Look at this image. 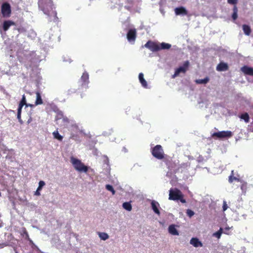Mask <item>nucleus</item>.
Wrapping results in <instances>:
<instances>
[{
	"label": "nucleus",
	"instance_id": "nucleus-1",
	"mask_svg": "<svg viewBox=\"0 0 253 253\" xmlns=\"http://www.w3.org/2000/svg\"><path fill=\"white\" fill-rule=\"evenodd\" d=\"M170 200H180L182 203H185L186 200L183 199V195L181 191L177 188L170 189L169 191V198Z\"/></svg>",
	"mask_w": 253,
	"mask_h": 253
},
{
	"label": "nucleus",
	"instance_id": "nucleus-2",
	"mask_svg": "<svg viewBox=\"0 0 253 253\" xmlns=\"http://www.w3.org/2000/svg\"><path fill=\"white\" fill-rule=\"evenodd\" d=\"M71 162L76 170L84 173L87 172L88 167L85 166L81 160L72 157L71 158Z\"/></svg>",
	"mask_w": 253,
	"mask_h": 253
},
{
	"label": "nucleus",
	"instance_id": "nucleus-3",
	"mask_svg": "<svg viewBox=\"0 0 253 253\" xmlns=\"http://www.w3.org/2000/svg\"><path fill=\"white\" fill-rule=\"evenodd\" d=\"M153 156L158 160H162L165 158V154L161 145H157L151 150Z\"/></svg>",
	"mask_w": 253,
	"mask_h": 253
},
{
	"label": "nucleus",
	"instance_id": "nucleus-4",
	"mask_svg": "<svg viewBox=\"0 0 253 253\" xmlns=\"http://www.w3.org/2000/svg\"><path fill=\"white\" fill-rule=\"evenodd\" d=\"M189 66V61L188 60L184 61L182 66H180L175 69L174 74L172 75V78L174 79L176 78L178 76L180 73L185 74L188 70Z\"/></svg>",
	"mask_w": 253,
	"mask_h": 253
},
{
	"label": "nucleus",
	"instance_id": "nucleus-5",
	"mask_svg": "<svg viewBox=\"0 0 253 253\" xmlns=\"http://www.w3.org/2000/svg\"><path fill=\"white\" fill-rule=\"evenodd\" d=\"M1 12L3 17L8 18L11 14V9L9 3L5 2L2 4Z\"/></svg>",
	"mask_w": 253,
	"mask_h": 253
},
{
	"label": "nucleus",
	"instance_id": "nucleus-6",
	"mask_svg": "<svg viewBox=\"0 0 253 253\" xmlns=\"http://www.w3.org/2000/svg\"><path fill=\"white\" fill-rule=\"evenodd\" d=\"M232 136V133L230 131H221L217 132H214L211 136L213 138L217 137L218 138H229Z\"/></svg>",
	"mask_w": 253,
	"mask_h": 253
},
{
	"label": "nucleus",
	"instance_id": "nucleus-7",
	"mask_svg": "<svg viewBox=\"0 0 253 253\" xmlns=\"http://www.w3.org/2000/svg\"><path fill=\"white\" fill-rule=\"evenodd\" d=\"M144 46L153 52L158 51L160 50L159 44L151 41H148L144 45Z\"/></svg>",
	"mask_w": 253,
	"mask_h": 253
},
{
	"label": "nucleus",
	"instance_id": "nucleus-8",
	"mask_svg": "<svg viewBox=\"0 0 253 253\" xmlns=\"http://www.w3.org/2000/svg\"><path fill=\"white\" fill-rule=\"evenodd\" d=\"M136 30L135 29H131L128 30L126 38L128 42H134L136 38Z\"/></svg>",
	"mask_w": 253,
	"mask_h": 253
},
{
	"label": "nucleus",
	"instance_id": "nucleus-9",
	"mask_svg": "<svg viewBox=\"0 0 253 253\" xmlns=\"http://www.w3.org/2000/svg\"><path fill=\"white\" fill-rule=\"evenodd\" d=\"M164 161L166 165L167 166L169 170L174 169L176 167V164L173 162L172 159L169 157H165L164 159Z\"/></svg>",
	"mask_w": 253,
	"mask_h": 253
},
{
	"label": "nucleus",
	"instance_id": "nucleus-10",
	"mask_svg": "<svg viewBox=\"0 0 253 253\" xmlns=\"http://www.w3.org/2000/svg\"><path fill=\"white\" fill-rule=\"evenodd\" d=\"M229 69L228 65L227 63L224 62H220L216 66V69L219 72L225 71Z\"/></svg>",
	"mask_w": 253,
	"mask_h": 253
},
{
	"label": "nucleus",
	"instance_id": "nucleus-11",
	"mask_svg": "<svg viewBox=\"0 0 253 253\" xmlns=\"http://www.w3.org/2000/svg\"><path fill=\"white\" fill-rule=\"evenodd\" d=\"M245 75L253 76V68L250 67L248 66H244L241 69Z\"/></svg>",
	"mask_w": 253,
	"mask_h": 253
},
{
	"label": "nucleus",
	"instance_id": "nucleus-12",
	"mask_svg": "<svg viewBox=\"0 0 253 253\" xmlns=\"http://www.w3.org/2000/svg\"><path fill=\"white\" fill-rule=\"evenodd\" d=\"M15 25L14 22L11 20H6L3 23L2 28L4 31H7L11 26Z\"/></svg>",
	"mask_w": 253,
	"mask_h": 253
},
{
	"label": "nucleus",
	"instance_id": "nucleus-13",
	"mask_svg": "<svg viewBox=\"0 0 253 253\" xmlns=\"http://www.w3.org/2000/svg\"><path fill=\"white\" fill-rule=\"evenodd\" d=\"M174 11H175V14L177 15H185L187 14V11L183 6L175 8L174 9Z\"/></svg>",
	"mask_w": 253,
	"mask_h": 253
},
{
	"label": "nucleus",
	"instance_id": "nucleus-14",
	"mask_svg": "<svg viewBox=\"0 0 253 253\" xmlns=\"http://www.w3.org/2000/svg\"><path fill=\"white\" fill-rule=\"evenodd\" d=\"M159 206H160V205L157 202H156L155 201H152V202H151L152 209L153 210V211H154V212L159 215L160 214V212L158 209V207H159Z\"/></svg>",
	"mask_w": 253,
	"mask_h": 253
},
{
	"label": "nucleus",
	"instance_id": "nucleus-15",
	"mask_svg": "<svg viewBox=\"0 0 253 253\" xmlns=\"http://www.w3.org/2000/svg\"><path fill=\"white\" fill-rule=\"evenodd\" d=\"M190 243L195 247H202L203 244L197 238H192Z\"/></svg>",
	"mask_w": 253,
	"mask_h": 253
},
{
	"label": "nucleus",
	"instance_id": "nucleus-16",
	"mask_svg": "<svg viewBox=\"0 0 253 253\" xmlns=\"http://www.w3.org/2000/svg\"><path fill=\"white\" fill-rule=\"evenodd\" d=\"M169 232L172 235H178L179 233L174 224L170 225L168 228Z\"/></svg>",
	"mask_w": 253,
	"mask_h": 253
},
{
	"label": "nucleus",
	"instance_id": "nucleus-17",
	"mask_svg": "<svg viewBox=\"0 0 253 253\" xmlns=\"http://www.w3.org/2000/svg\"><path fill=\"white\" fill-rule=\"evenodd\" d=\"M45 182L43 181H40L39 183V186L36 190V191L35 192V195L36 196H40L41 193L40 191L42 189V187L45 185Z\"/></svg>",
	"mask_w": 253,
	"mask_h": 253
},
{
	"label": "nucleus",
	"instance_id": "nucleus-18",
	"mask_svg": "<svg viewBox=\"0 0 253 253\" xmlns=\"http://www.w3.org/2000/svg\"><path fill=\"white\" fill-rule=\"evenodd\" d=\"M25 105L26 107H28V104L26 103V99L25 95H23L22 97V99L20 101L18 105V109L22 110L23 107Z\"/></svg>",
	"mask_w": 253,
	"mask_h": 253
},
{
	"label": "nucleus",
	"instance_id": "nucleus-19",
	"mask_svg": "<svg viewBox=\"0 0 253 253\" xmlns=\"http://www.w3.org/2000/svg\"><path fill=\"white\" fill-rule=\"evenodd\" d=\"M139 80L141 84L144 87H147V82L145 81V80L144 78V75L142 73H140L139 74L138 76Z\"/></svg>",
	"mask_w": 253,
	"mask_h": 253
},
{
	"label": "nucleus",
	"instance_id": "nucleus-20",
	"mask_svg": "<svg viewBox=\"0 0 253 253\" xmlns=\"http://www.w3.org/2000/svg\"><path fill=\"white\" fill-rule=\"evenodd\" d=\"M43 103L42 100L41 94L39 92H36V100L35 102V105H41Z\"/></svg>",
	"mask_w": 253,
	"mask_h": 253
},
{
	"label": "nucleus",
	"instance_id": "nucleus-21",
	"mask_svg": "<svg viewBox=\"0 0 253 253\" xmlns=\"http://www.w3.org/2000/svg\"><path fill=\"white\" fill-rule=\"evenodd\" d=\"M52 135L54 139H56L60 141H62L63 137L59 133L58 131L57 130L53 132Z\"/></svg>",
	"mask_w": 253,
	"mask_h": 253
},
{
	"label": "nucleus",
	"instance_id": "nucleus-22",
	"mask_svg": "<svg viewBox=\"0 0 253 253\" xmlns=\"http://www.w3.org/2000/svg\"><path fill=\"white\" fill-rule=\"evenodd\" d=\"M81 79L83 83L85 84L88 83L89 79V76L88 73L86 72H84L83 74Z\"/></svg>",
	"mask_w": 253,
	"mask_h": 253
},
{
	"label": "nucleus",
	"instance_id": "nucleus-23",
	"mask_svg": "<svg viewBox=\"0 0 253 253\" xmlns=\"http://www.w3.org/2000/svg\"><path fill=\"white\" fill-rule=\"evenodd\" d=\"M243 30L245 35L249 36L251 34V29L249 26L245 24L243 25Z\"/></svg>",
	"mask_w": 253,
	"mask_h": 253
},
{
	"label": "nucleus",
	"instance_id": "nucleus-24",
	"mask_svg": "<svg viewBox=\"0 0 253 253\" xmlns=\"http://www.w3.org/2000/svg\"><path fill=\"white\" fill-rule=\"evenodd\" d=\"M234 180L238 182L241 181L239 175H238V176H235L234 175H230L229 176L228 181L229 183H232Z\"/></svg>",
	"mask_w": 253,
	"mask_h": 253
},
{
	"label": "nucleus",
	"instance_id": "nucleus-25",
	"mask_svg": "<svg viewBox=\"0 0 253 253\" xmlns=\"http://www.w3.org/2000/svg\"><path fill=\"white\" fill-rule=\"evenodd\" d=\"M210 79L207 77L204 79H198L195 81V82L197 84H206L209 82Z\"/></svg>",
	"mask_w": 253,
	"mask_h": 253
},
{
	"label": "nucleus",
	"instance_id": "nucleus-26",
	"mask_svg": "<svg viewBox=\"0 0 253 253\" xmlns=\"http://www.w3.org/2000/svg\"><path fill=\"white\" fill-rule=\"evenodd\" d=\"M171 47V44L165 42H162L159 45L161 49H169Z\"/></svg>",
	"mask_w": 253,
	"mask_h": 253
},
{
	"label": "nucleus",
	"instance_id": "nucleus-27",
	"mask_svg": "<svg viewBox=\"0 0 253 253\" xmlns=\"http://www.w3.org/2000/svg\"><path fill=\"white\" fill-rule=\"evenodd\" d=\"M233 14L232 15V17L234 20H235L237 19L238 17V8L236 5H234L233 8Z\"/></svg>",
	"mask_w": 253,
	"mask_h": 253
},
{
	"label": "nucleus",
	"instance_id": "nucleus-28",
	"mask_svg": "<svg viewBox=\"0 0 253 253\" xmlns=\"http://www.w3.org/2000/svg\"><path fill=\"white\" fill-rule=\"evenodd\" d=\"M123 207L128 211H130L132 209V207L129 202H125L123 204Z\"/></svg>",
	"mask_w": 253,
	"mask_h": 253
},
{
	"label": "nucleus",
	"instance_id": "nucleus-29",
	"mask_svg": "<svg viewBox=\"0 0 253 253\" xmlns=\"http://www.w3.org/2000/svg\"><path fill=\"white\" fill-rule=\"evenodd\" d=\"M240 118L244 120L246 123H248L250 121L249 115L247 113H245L241 115Z\"/></svg>",
	"mask_w": 253,
	"mask_h": 253
},
{
	"label": "nucleus",
	"instance_id": "nucleus-30",
	"mask_svg": "<svg viewBox=\"0 0 253 253\" xmlns=\"http://www.w3.org/2000/svg\"><path fill=\"white\" fill-rule=\"evenodd\" d=\"M222 232H223L222 228H220L219 230L218 231H217L213 234V236L216 237L218 239H219L221 237Z\"/></svg>",
	"mask_w": 253,
	"mask_h": 253
},
{
	"label": "nucleus",
	"instance_id": "nucleus-31",
	"mask_svg": "<svg viewBox=\"0 0 253 253\" xmlns=\"http://www.w3.org/2000/svg\"><path fill=\"white\" fill-rule=\"evenodd\" d=\"M99 237L103 240H106L109 238V236L107 233L102 232L99 233Z\"/></svg>",
	"mask_w": 253,
	"mask_h": 253
},
{
	"label": "nucleus",
	"instance_id": "nucleus-32",
	"mask_svg": "<svg viewBox=\"0 0 253 253\" xmlns=\"http://www.w3.org/2000/svg\"><path fill=\"white\" fill-rule=\"evenodd\" d=\"M106 188L107 190L111 192L113 195H114L115 194V191L112 185L107 184L106 185Z\"/></svg>",
	"mask_w": 253,
	"mask_h": 253
},
{
	"label": "nucleus",
	"instance_id": "nucleus-33",
	"mask_svg": "<svg viewBox=\"0 0 253 253\" xmlns=\"http://www.w3.org/2000/svg\"><path fill=\"white\" fill-rule=\"evenodd\" d=\"M22 235L23 236H25V237L26 239L31 241L30 239V238H29L28 233L27 231L26 228H25L23 229V234Z\"/></svg>",
	"mask_w": 253,
	"mask_h": 253
},
{
	"label": "nucleus",
	"instance_id": "nucleus-34",
	"mask_svg": "<svg viewBox=\"0 0 253 253\" xmlns=\"http://www.w3.org/2000/svg\"><path fill=\"white\" fill-rule=\"evenodd\" d=\"M21 112H22V110L19 109H17V119H18L19 122L21 124L22 123V121L21 118Z\"/></svg>",
	"mask_w": 253,
	"mask_h": 253
},
{
	"label": "nucleus",
	"instance_id": "nucleus-35",
	"mask_svg": "<svg viewBox=\"0 0 253 253\" xmlns=\"http://www.w3.org/2000/svg\"><path fill=\"white\" fill-rule=\"evenodd\" d=\"M247 187V184L246 182H243L241 186V189L244 193L246 192Z\"/></svg>",
	"mask_w": 253,
	"mask_h": 253
},
{
	"label": "nucleus",
	"instance_id": "nucleus-36",
	"mask_svg": "<svg viewBox=\"0 0 253 253\" xmlns=\"http://www.w3.org/2000/svg\"><path fill=\"white\" fill-rule=\"evenodd\" d=\"M186 214L189 217H191L194 215V212L191 210L188 209L186 211Z\"/></svg>",
	"mask_w": 253,
	"mask_h": 253
},
{
	"label": "nucleus",
	"instance_id": "nucleus-37",
	"mask_svg": "<svg viewBox=\"0 0 253 253\" xmlns=\"http://www.w3.org/2000/svg\"><path fill=\"white\" fill-rule=\"evenodd\" d=\"M227 1L228 3L234 4L235 5L237 3V0H227Z\"/></svg>",
	"mask_w": 253,
	"mask_h": 253
},
{
	"label": "nucleus",
	"instance_id": "nucleus-38",
	"mask_svg": "<svg viewBox=\"0 0 253 253\" xmlns=\"http://www.w3.org/2000/svg\"><path fill=\"white\" fill-rule=\"evenodd\" d=\"M125 2L129 5H133L134 3V0H125Z\"/></svg>",
	"mask_w": 253,
	"mask_h": 253
},
{
	"label": "nucleus",
	"instance_id": "nucleus-39",
	"mask_svg": "<svg viewBox=\"0 0 253 253\" xmlns=\"http://www.w3.org/2000/svg\"><path fill=\"white\" fill-rule=\"evenodd\" d=\"M222 208H223V211H225L227 209L228 206H227V205L226 202L225 201L223 202V207Z\"/></svg>",
	"mask_w": 253,
	"mask_h": 253
},
{
	"label": "nucleus",
	"instance_id": "nucleus-40",
	"mask_svg": "<svg viewBox=\"0 0 253 253\" xmlns=\"http://www.w3.org/2000/svg\"><path fill=\"white\" fill-rule=\"evenodd\" d=\"M32 121V118H31V117H30V118L28 119V121H27V123H28V124H29V123H30Z\"/></svg>",
	"mask_w": 253,
	"mask_h": 253
},
{
	"label": "nucleus",
	"instance_id": "nucleus-41",
	"mask_svg": "<svg viewBox=\"0 0 253 253\" xmlns=\"http://www.w3.org/2000/svg\"><path fill=\"white\" fill-rule=\"evenodd\" d=\"M230 175H234V170H232L231 172V174Z\"/></svg>",
	"mask_w": 253,
	"mask_h": 253
},
{
	"label": "nucleus",
	"instance_id": "nucleus-42",
	"mask_svg": "<svg viewBox=\"0 0 253 253\" xmlns=\"http://www.w3.org/2000/svg\"><path fill=\"white\" fill-rule=\"evenodd\" d=\"M28 106H30V107H33L34 105H32V104H28Z\"/></svg>",
	"mask_w": 253,
	"mask_h": 253
},
{
	"label": "nucleus",
	"instance_id": "nucleus-43",
	"mask_svg": "<svg viewBox=\"0 0 253 253\" xmlns=\"http://www.w3.org/2000/svg\"><path fill=\"white\" fill-rule=\"evenodd\" d=\"M125 8H126L127 9H128V8L126 6H125Z\"/></svg>",
	"mask_w": 253,
	"mask_h": 253
}]
</instances>
